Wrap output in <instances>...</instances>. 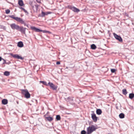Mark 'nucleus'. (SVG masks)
<instances>
[{"label": "nucleus", "mask_w": 134, "mask_h": 134, "mask_svg": "<svg viewBox=\"0 0 134 134\" xmlns=\"http://www.w3.org/2000/svg\"><path fill=\"white\" fill-rule=\"evenodd\" d=\"M31 6H32L33 7H34V5L33 4H31Z\"/></svg>", "instance_id": "nucleus-31"}, {"label": "nucleus", "mask_w": 134, "mask_h": 134, "mask_svg": "<svg viewBox=\"0 0 134 134\" xmlns=\"http://www.w3.org/2000/svg\"><path fill=\"white\" fill-rule=\"evenodd\" d=\"M45 118L49 121H51L53 120V118L51 117H45Z\"/></svg>", "instance_id": "nucleus-16"}, {"label": "nucleus", "mask_w": 134, "mask_h": 134, "mask_svg": "<svg viewBox=\"0 0 134 134\" xmlns=\"http://www.w3.org/2000/svg\"><path fill=\"white\" fill-rule=\"evenodd\" d=\"M5 11L6 13L7 14H9L10 12V10L9 9L5 10Z\"/></svg>", "instance_id": "nucleus-25"}, {"label": "nucleus", "mask_w": 134, "mask_h": 134, "mask_svg": "<svg viewBox=\"0 0 134 134\" xmlns=\"http://www.w3.org/2000/svg\"><path fill=\"white\" fill-rule=\"evenodd\" d=\"M119 116L120 118L121 119L125 117L124 114L122 113H121L120 114H119Z\"/></svg>", "instance_id": "nucleus-18"}, {"label": "nucleus", "mask_w": 134, "mask_h": 134, "mask_svg": "<svg viewBox=\"0 0 134 134\" xmlns=\"http://www.w3.org/2000/svg\"><path fill=\"white\" fill-rule=\"evenodd\" d=\"M50 13L49 12H46V13H45L44 12H42V16H41V17H43L44 16H45L46 15H47L48 14H50Z\"/></svg>", "instance_id": "nucleus-15"}, {"label": "nucleus", "mask_w": 134, "mask_h": 134, "mask_svg": "<svg viewBox=\"0 0 134 134\" xmlns=\"http://www.w3.org/2000/svg\"><path fill=\"white\" fill-rule=\"evenodd\" d=\"M26 29V28H24L23 27L19 26V28L18 30L25 34V33Z\"/></svg>", "instance_id": "nucleus-9"}, {"label": "nucleus", "mask_w": 134, "mask_h": 134, "mask_svg": "<svg viewBox=\"0 0 134 134\" xmlns=\"http://www.w3.org/2000/svg\"><path fill=\"white\" fill-rule=\"evenodd\" d=\"M86 131L85 130H83L81 131V134H86Z\"/></svg>", "instance_id": "nucleus-27"}, {"label": "nucleus", "mask_w": 134, "mask_h": 134, "mask_svg": "<svg viewBox=\"0 0 134 134\" xmlns=\"http://www.w3.org/2000/svg\"><path fill=\"white\" fill-rule=\"evenodd\" d=\"M18 4L20 6H22L24 5V3L22 0H19L18 2Z\"/></svg>", "instance_id": "nucleus-13"}, {"label": "nucleus", "mask_w": 134, "mask_h": 134, "mask_svg": "<svg viewBox=\"0 0 134 134\" xmlns=\"http://www.w3.org/2000/svg\"><path fill=\"white\" fill-rule=\"evenodd\" d=\"M113 35L115 38L116 39L119 41L120 42H122V40L120 36L117 35L115 33H114Z\"/></svg>", "instance_id": "nucleus-7"}, {"label": "nucleus", "mask_w": 134, "mask_h": 134, "mask_svg": "<svg viewBox=\"0 0 134 134\" xmlns=\"http://www.w3.org/2000/svg\"><path fill=\"white\" fill-rule=\"evenodd\" d=\"M96 113L98 115H100L102 113V111L100 109H98L96 110Z\"/></svg>", "instance_id": "nucleus-17"}, {"label": "nucleus", "mask_w": 134, "mask_h": 134, "mask_svg": "<svg viewBox=\"0 0 134 134\" xmlns=\"http://www.w3.org/2000/svg\"><path fill=\"white\" fill-rule=\"evenodd\" d=\"M10 55L15 58L20 59L22 60L23 59V58L22 57L17 54H14L12 53H11Z\"/></svg>", "instance_id": "nucleus-8"}, {"label": "nucleus", "mask_w": 134, "mask_h": 134, "mask_svg": "<svg viewBox=\"0 0 134 134\" xmlns=\"http://www.w3.org/2000/svg\"><path fill=\"white\" fill-rule=\"evenodd\" d=\"M4 75L6 76H8L10 74V73L9 72L6 71L4 73Z\"/></svg>", "instance_id": "nucleus-22"}, {"label": "nucleus", "mask_w": 134, "mask_h": 134, "mask_svg": "<svg viewBox=\"0 0 134 134\" xmlns=\"http://www.w3.org/2000/svg\"><path fill=\"white\" fill-rule=\"evenodd\" d=\"M35 6L36 7V6H37V5H35Z\"/></svg>", "instance_id": "nucleus-33"}, {"label": "nucleus", "mask_w": 134, "mask_h": 134, "mask_svg": "<svg viewBox=\"0 0 134 134\" xmlns=\"http://www.w3.org/2000/svg\"><path fill=\"white\" fill-rule=\"evenodd\" d=\"M60 64V63L58 61L57 62L56 64L57 65L59 64Z\"/></svg>", "instance_id": "nucleus-30"}, {"label": "nucleus", "mask_w": 134, "mask_h": 134, "mask_svg": "<svg viewBox=\"0 0 134 134\" xmlns=\"http://www.w3.org/2000/svg\"><path fill=\"white\" fill-rule=\"evenodd\" d=\"M68 8H69L70 9L72 10V8H73L74 7H73V6H71L69 5V6H68Z\"/></svg>", "instance_id": "nucleus-29"}, {"label": "nucleus", "mask_w": 134, "mask_h": 134, "mask_svg": "<svg viewBox=\"0 0 134 134\" xmlns=\"http://www.w3.org/2000/svg\"><path fill=\"white\" fill-rule=\"evenodd\" d=\"M19 8L20 9H22L23 10V11L25 13H26L27 12V11L25 10L24 8H23V7H19Z\"/></svg>", "instance_id": "nucleus-26"}, {"label": "nucleus", "mask_w": 134, "mask_h": 134, "mask_svg": "<svg viewBox=\"0 0 134 134\" xmlns=\"http://www.w3.org/2000/svg\"><path fill=\"white\" fill-rule=\"evenodd\" d=\"M91 117L94 121L96 122L97 120V117H96V114L94 113L92 114Z\"/></svg>", "instance_id": "nucleus-10"}, {"label": "nucleus", "mask_w": 134, "mask_h": 134, "mask_svg": "<svg viewBox=\"0 0 134 134\" xmlns=\"http://www.w3.org/2000/svg\"><path fill=\"white\" fill-rule=\"evenodd\" d=\"M72 10L74 12H78L80 11L79 9L74 7L72 9Z\"/></svg>", "instance_id": "nucleus-12"}, {"label": "nucleus", "mask_w": 134, "mask_h": 134, "mask_svg": "<svg viewBox=\"0 0 134 134\" xmlns=\"http://www.w3.org/2000/svg\"><path fill=\"white\" fill-rule=\"evenodd\" d=\"M91 48L93 49H95L96 48V46L94 44H92L91 45Z\"/></svg>", "instance_id": "nucleus-20"}, {"label": "nucleus", "mask_w": 134, "mask_h": 134, "mask_svg": "<svg viewBox=\"0 0 134 134\" xmlns=\"http://www.w3.org/2000/svg\"><path fill=\"white\" fill-rule=\"evenodd\" d=\"M111 71L112 73H114L115 72L116 70L115 69H111Z\"/></svg>", "instance_id": "nucleus-28"}, {"label": "nucleus", "mask_w": 134, "mask_h": 134, "mask_svg": "<svg viewBox=\"0 0 134 134\" xmlns=\"http://www.w3.org/2000/svg\"><path fill=\"white\" fill-rule=\"evenodd\" d=\"M2 103L3 104H6L8 103V100L6 99H4L2 100Z\"/></svg>", "instance_id": "nucleus-14"}, {"label": "nucleus", "mask_w": 134, "mask_h": 134, "mask_svg": "<svg viewBox=\"0 0 134 134\" xmlns=\"http://www.w3.org/2000/svg\"><path fill=\"white\" fill-rule=\"evenodd\" d=\"M122 93L123 94L126 95L127 93V92L126 89H123L122 90Z\"/></svg>", "instance_id": "nucleus-21"}, {"label": "nucleus", "mask_w": 134, "mask_h": 134, "mask_svg": "<svg viewBox=\"0 0 134 134\" xmlns=\"http://www.w3.org/2000/svg\"><path fill=\"white\" fill-rule=\"evenodd\" d=\"M9 17L22 24L25 23L24 21L22 19L18 17H15L14 15H10Z\"/></svg>", "instance_id": "nucleus-2"}, {"label": "nucleus", "mask_w": 134, "mask_h": 134, "mask_svg": "<svg viewBox=\"0 0 134 134\" xmlns=\"http://www.w3.org/2000/svg\"><path fill=\"white\" fill-rule=\"evenodd\" d=\"M2 59V58H1V57H0V61H1Z\"/></svg>", "instance_id": "nucleus-32"}, {"label": "nucleus", "mask_w": 134, "mask_h": 134, "mask_svg": "<svg viewBox=\"0 0 134 134\" xmlns=\"http://www.w3.org/2000/svg\"><path fill=\"white\" fill-rule=\"evenodd\" d=\"M56 119L57 120H60L61 119V118L59 115H57L56 116Z\"/></svg>", "instance_id": "nucleus-24"}, {"label": "nucleus", "mask_w": 134, "mask_h": 134, "mask_svg": "<svg viewBox=\"0 0 134 134\" xmlns=\"http://www.w3.org/2000/svg\"><path fill=\"white\" fill-rule=\"evenodd\" d=\"M129 98L131 99H132L134 97V94L133 93H130L129 94Z\"/></svg>", "instance_id": "nucleus-19"}, {"label": "nucleus", "mask_w": 134, "mask_h": 134, "mask_svg": "<svg viewBox=\"0 0 134 134\" xmlns=\"http://www.w3.org/2000/svg\"><path fill=\"white\" fill-rule=\"evenodd\" d=\"M48 85L53 90H56L57 88V86L54 85L53 83L49 82L48 83Z\"/></svg>", "instance_id": "nucleus-6"}, {"label": "nucleus", "mask_w": 134, "mask_h": 134, "mask_svg": "<svg viewBox=\"0 0 134 134\" xmlns=\"http://www.w3.org/2000/svg\"><path fill=\"white\" fill-rule=\"evenodd\" d=\"M10 25L11 28L13 30L16 29L18 30L19 28V26L15 23L11 24Z\"/></svg>", "instance_id": "nucleus-5"}, {"label": "nucleus", "mask_w": 134, "mask_h": 134, "mask_svg": "<svg viewBox=\"0 0 134 134\" xmlns=\"http://www.w3.org/2000/svg\"><path fill=\"white\" fill-rule=\"evenodd\" d=\"M24 44L21 41L19 42L18 43L17 46L19 47H23Z\"/></svg>", "instance_id": "nucleus-11"}, {"label": "nucleus", "mask_w": 134, "mask_h": 134, "mask_svg": "<svg viewBox=\"0 0 134 134\" xmlns=\"http://www.w3.org/2000/svg\"><path fill=\"white\" fill-rule=\"evenodd\" d=\"M40 82L41 83H42L43 85H45L46 86H48V84H47V82L45 81H40Z\"/></svg>", "instance_id": "nucleus-23"}, {"label": "nucleus", "mask_w": 134, "mask_h": 134, "mask_svg": "<svg viewBox=\"0 0 134 134\" xmlns=\"http://www.w3.org/2000/svg\"><path fill=\"white\" fill-rule=\"evenodd\" d=\"M97 128L96 127L93 125L90 126L88 127L87 128V134H91L93 132L96 131Z\"/></svg>", "instance_id": "nucleus-1"}, {"label": "nucleus", "mask_w": 134, "mask_h": 134, "mask_svg": "<svg viewBox=\"0 0 134 134\" xmlns=\"http://www.w3.org/2000/svg\"><path fill=\"white\" fill-rule=\"evenodd\" d=\"M31 29L32 30H35V32H43L44 33H47L48 32V31L45 30H40L38 28H36L34 26H32L31 27Z\"/></svg>", "instance_id": "nucleus-4"}, {"label": "nucleus", "mask_w": 134, "mask_h": 134, "mask_svg": "<svg viewBox=\"0 0 134 134\" xmlns=\"http://www.w3.org/2000/svg\"><path fill=\"white\" fill-rule=\"evenodd\" d=\"M22 93L23 94L25 95V97L26 98H30V94L27 90H22Z\"/></svg>", "instance_id": "nucleus-3"}]
</instances>
